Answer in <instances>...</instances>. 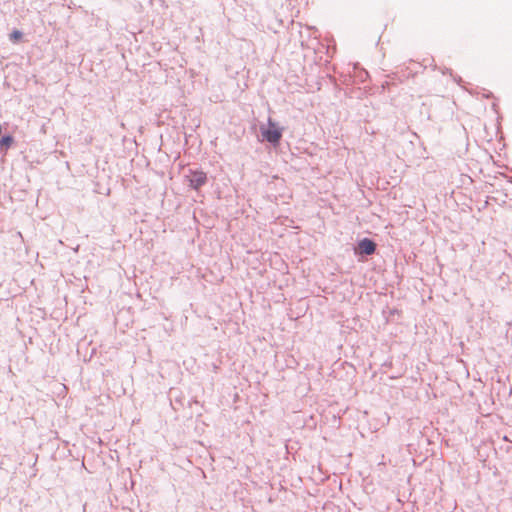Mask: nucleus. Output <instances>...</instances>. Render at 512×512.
<instances>
[{"mask_svg": "<svg viewBox=\"0 0 512 512\" xmlns=\"http://www.w3.org/2000/svg\"><path fill=\"white\" fill-rule=\"evenodd\" d=\"M261 134L265 140L274 145H277L282 137L281 129L271 119H269L267 127H261Z\"/></svg>", "mask_w": 512, "mask_h": 512, "instance_id": "obj_1", "label": "nucleus"}, {"mask_svg": "<svg viewBox=\"0 0 512 512\" xmlns=\"http://www.w3.org/2000/svg\"><path fill=\"white\" fill-rule=\"evenodd\" d=\"M207 176L203 171H192L189 175L190 186L194 189H199L206 183Z\"/></svg>", "mask_w": 512, "mask_h": 512, "instance_id": "obj_2", "label": "nucleus"}, {"mask_svg": "<svg viewBox=\"0 0 512 512\" xmlns=\"http://www.w3.org/2000/svg\"><path fill=\"white\" fill-rule=\"evenodd\" d=\"M359 250L362 254L371 255L375 252L376 244L370 239H363L358 244Z\"/></svg>", "mask_w": 512, "mask_h": 512, "instance_id": "obj_3", "label": "nucleus"}, {"mask_svg": "<svg viewBox=\"0 0 512 512\" xmlns=\"http://www.w3.org/2000/svg\"><path fill=\"white\" fill-rule=\"evenodd\" d=\"M14 142L12 136H5L0 140V149L9 148Z\"/></svg>", "mask_w": 512, "mask_h": 512, "instance_id": "obj_4", "label": "nucleus"}, {"mask_svg": "<svg viewBox=\"0 0 512 512\" xmlns=\"http://www.w3.org/2000/svg\"><path fill=\"white\" fill-rule=\"evenodd\" d=\"M21 38H22V32H21V31H19V30H14V31H12V33L10 34V39H11L13 42H17V41H19Z\"/></svg>", "mask_w": 512, "mask_h": 512, "instance_id": "obj_5", "label": "nucleus"}]
</instances>
